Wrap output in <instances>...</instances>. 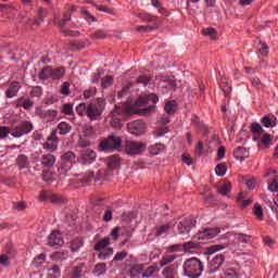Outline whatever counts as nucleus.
<instances>
[{"label": "nucleus", "instance_id": "obj_1", "mask_svg": "<svg viewBox=\"0 0 278 278\" xmlns=\"http://www.w3.org/2000/svg\"><path fill=\"white\" fill-rule=\"evenodd\" d=\"M251 240H252L251 236L238 233V235H235L232 245H230L229 243L214 244L206 248V252L208 253V255H214V253L225 251V249H229V248L240 250L242 249V247H244V244L251 243Z\"/></svg>", "mask_w": 278, "mask_h": 278}, {"label": "nucleus", "instance_id": "obj_2", "mask_svg": "<svg viewBox=\"0 0 278 278\" xmlns=\"http://www.w3.org/2000/svg\"><path fill=\"white\" fill-rule=\"evenodd\" d=\"M131 114H136L131 106L127 104H122L121 106L115 105L114 111L106 117V122L110 123L111 127L114 129H122L123 118H127V116H131Z\"/></svg>", "mask_w": 278, "mask_h": 278}, {"label": "nucleus", "instance_id": "obj_3", "mask_svg": "<svg viewBox=\"0 0 278 278\" xmlns=\"http://www.w3.org/2000/svg\"><path fill=\"white\" fill-rule=\"evenodd\" d=\"M182 268L186 277L189 278H200L204 270L203 262L197 257L186 260Z\"/></svg>", "mask_w": 278, "mask_h": 278}, {"label": "nucleus", "instance_id": "obj_4", "mask_svg": "<svg viewBox=\"0 0 278 278\" xmlns=\"http://www.w3.org/2000/svg\"><path fill=\"white\" fill-rule=\"evenodd\" d=\"M105 110V100L98 98L96 102L88 104L87 117L91 121H99Z\"/></svg>", "mask_w": 278, "mask_h": 278}, {"label": "nucleus", "instance_id": "obj_5", "mask_svg": "<svg viewBox=\"0 0 278 278\" xmlns=\"http://www.w3.org/2000/svg\"><path fill=\"white\" fill-rule=\"evenodd\" d=\"M160 101V98H157V94L150 93L148 96L139 97L136 101V105L138 108H144V105H148L146 109H143V112L146 114H149L155 110V104Z\"/></svg>", "mask_w": 278, "mask_h": 278}, {"label": "nucleus", "instance_id": "obj_6", "mask_svg": "<svg viewBox=\"0 0 278 278\" xmlns=\"http://www.w3.org/2000/svg\"><path fill=\"white\" fill-rule=\"evenodd\" d=\"M123 144V139L115 135H110L99 144V151H118Z\"/></svg>", "mask_w": 278, "mask_h": 278}, {"label": "nucleus", "instance_id": "obj_7", "mask_svg": "<svg viewBox=\"0 0 278 278\" xmlns=\"http://www.w3.org/2000/svg\"><path fill=\"white\" fill-rule=\"evenodd\" d=\"M197 227V219L192 216L180 217L178 223V233L188 236Z\"/></svg>", "mask_w": 278, "mask_h": 278}, {"label": "nucleus", "instance_id": "obj_8", "mask_svg": "<svg viewBox=\"0 0 278 278\" xmlns=\"http://www.w3.org/2000/svg\"><path fill=\"white\" fill-rule=\"evenodd\" d=\"M34 131V124L29 121L22 122L18 126H15L11 129V136L13 138H23V136H27Z\"/></svg>", "mask_w": 278, "mask_h": 278}, {"label": "nucleus", "instance_id": "obj_9", "mask_svg": "<svg viewBox=\"0 0 278 278\" xmlns=\"http://www.w3.org/2000/svg\"><path fill=\"white\" fill-rule=\"evenodd\" d=\"M147 149V144L138 141L127 140L124 144V151L127 155H140Z\"/></svg>", "mask_w": 278, "mask_h": 278}, {"label": "nucleus", "instance_id": "obj_10", "mask_svg": "<svg viewBox=\"0 0 278 278\" xmlns=\"http://www.w3.org/2000/svg\"><path fill=\"white\" fill-rule=\"evenodd\" d=\"M36 116H39L45 123H53L58 118V111L55 110H45L42 106H37L35 109Z\"/></svg>", "mask_w": 278, "mask_h": 278}, {"label": "nucleus", "instance_id": "obj_11", "mask_svg": "<svg viewBox=\"0 0 278 278\" xmlns=\"http://www.w3.org/2000/svg\"><path fill=\"white\" fill-rule=\"evenodd\" d=\"M129 134L134 136H142L147 131V124L142 119H137L132 123H129L127 126Z\"/></svg>", "mask_w": 278, "mask_h": 278}, {"label": "nucleus", "instance_id": "obj_12", "mask_svg": "<svg viewBox=\"0 0 278 278\" xmlns=\"http://www.w3.org/2000/svg\"><path fill=\"white\" fill-rule=\"evenodd\" d=\"M218 233H220V228L215 227V228H204L202 230H200L195 238L197 240H212V238H216V236H218Z\"/></svg>", "mask_w": 278, "mask_h": 278}, {"label": "nucleus", "instance_id": "obj_13", "mask_svg": "<svg viewBox=\"0 0 278 278\" xmlns=\"http://www.w3.org/2000/svg\"><path fill=\"white\" fill-rule=\"evenodd\" d=\"M96 160H97V152H94V150L84 149L80 152V162L85 166L92 164L93 162H96Z\"/></svg>", "mask_w": 278, "mask_h": 278}, {"label": "nucleus", "instance_id": "obj_14", "mask_svg": "<svg viewBox=\"0 0 278 278\" xmlns=\"http://www.w3.org/2000/svg\"><path fill=\"white\" fill-rule=\"evenodd\" d=\"M43 149L49 153H54V151H58V131L54 130L51 132L47 139V142L43 143Z\"/></svg>", "mask_w": 278, "mask_h": 278}, {"label": "nucleus", "instance_id": "obj_15", "mask_svg": "<svg viewBox=\"0 0 278 278\" xmlns=\"http://www.w3.org/2000/svg\"><path fill=\"white\" fill-rule=\"evenodd\" d=\"M71 16H72L71 11H66L63 14V20L60 22V27H61L63 34H65V36L77 37V36H79V31L64 29V25H66V23H68V21H71Z\"/></svg>", "mask_w": 278, "mask_h": 278}, {"label": "nucleus", "instance_id": "obj_16", "mask_svg": "<svg viewBox=\"0 0 278 278\" xmlns=\"http://www.w3.org/2000/svg\"><path fill=\"white\" fill-rule=\"evenodd\" d=\"M168 123H170V118L164 115L161 121L159 122V127L155 130V136L159 138L164 136V134H168Z\"/></svg>", "mask_w": 278, "mask_h": 278}, {"label": "nucleus", "instance_id": "obj_17", "mask_svg": "<svg viewBox=\"0 0 278 278\" xmlns=\"http://www.w3.org/2000/svg\"><path fill=\"white\" fill-rule=\"evenodd\" d=\"M48 244L50 247H62V244H64V239L59 231H52L48 238Z\"/></svg>", "mask_w": 278, "mask_h": 278}, {"label": "nucleus", "instance_id": "obj_18", "mask_svg": "<svg viewBox=\"0 0 278 278\" xmlns=\"http://www.w3.org/2000/svg\"><path fill=\"white\" fill-rule=\"evenodd\" d=\"M4 253L5 254L0 255V264L1 266H10V262L12 257H14V250L12 247H7L4 248Z\"/></svg>", "mask_w": 278, "mask_h": 278}, {"label": "nucleus", "instance_id": "obj_19", "mask_svg": "<svg viewBox=\"0 0 278 278\" xmlns=\"http://www.w3.org/2000/svg\"><path fill=\"white\" fill-rule=\"evenodd\" d=\"M222 264H225V255L218 254L214 256V258L210 262L211 273H216V270L220 268Z\"/></svg>", "mask_w": 278, "mask_h": 278}, {"label": "nucleus", "instance_id": "obj_20", "mask_svg": "<svg viewBox=\"0 0 278 278\" xmlns=\"http://www.w3.org/2000/svg\"><path fill=\"white\" fill-rule=\"evenodd\" d=\"M18 90H21V84L18 81L11 83L5 91L7 99H14L18 94Z\"/></svg>", "mask_w": 278, "mask_h": 278}, {"label": "nucleus", "instance_id": "obj_21", "mask_svg": "<svg viewBox=\"0 0 278 278\" xmlns=\"http://www.w3.org/2000/svg\"><path fill=\"white\" fill-rule=\"evenodd\" d=\"M47 9L39 7L37 10V20H29L27 25H40L47 18Z\"/></svg>", "mask_w": 278, "mask_h": 278}, {"label": "nucleus", "instance_id": "obj_22", "mask_svg": "<svg viewBox=\"0 0 278 278\" xmlns=\"http://www.w3.org/2000/svg\"><path fill=\"white\" fill-rule=\"evenodd\" d=\"M250 131L253 135L254 142H257L260 140V136L264 135V127L260 123H253L250 126Z\"/></svg>", "mask_w": 278, "mask_h": 278}, {"label": "nucleus", "instance_id": "obj_23", "mask_svg": "<svg viewBox=\"0 0 278 278\" xmlns=\"http://www.w3.org/2000/svg\"><path fill=\"white\" fill-rule=\"evenodd\" d=\"M40 162L45 168H53L55 165V155L48 153L41 155Z\"/></svg>", "mask_w": 278, "mask_h": 278}, {"label": "nucleus", "instance_id": "obj_24", "mask_svg": "<svg viewBox=\"0 0 278 278\" xmlns=\"http://www.w3.org/2000/svg\"><path fill=\"white\" fill-rule=\"evenodd\" d=\"M16 164L20 170H24V168H29V157L25 154H20L16 159Z\"/></svg>", "mask_w": 278, "mask_h": 278}, {"label": "nucleus", "instance_id": "obj_25", "mask_svg": "<svg viewBox=\"0 0 278 278\" xmlns=\"http://www.w3.org/2000/svg\"><path fill=\"white\" fill-rule=\"evenodd\" d=\"M233 155L236 160H240L241 162H243V160H247V157H249V151H247V148L244 147H238L233 151Z\"/></svg>", "mask_w": 278, "mask_h": 278}, {"label": "nucleus", "instance_id": "obj_26", "mask_svg": "<svg viewBox=\"0 0 278 278\" xmlns=\"http://www.w3.org/2000/svg\"><path fill=\"white\" fill-rule=\"evenodd\" d=\"M106 165L111 169L118 168V166H121V156L116 154L109 156L106 160Z\"/></svg>", "mask_w": 278, "mask_h": 278}, {"label": "nucleus", "instance_id": "obj_27", "mask_svg": "<svg viewBox=\"0 0 278 278\" xmlns=\"http://www.w3.org/2000/svg\"><path fill=\"white\" fill-rule=\"evenodd\" d=\"M163 151H166V146H164V143H155L149 147L151 155H160Z\"/></svg>", "mask_w": 278, "mask_h": 278}, {"label": "nucleus", "instance_id": "obj_28", "mask_svg": "<svg viewBox=\"0 0 278 278\" xmlns=\"http://www.w3.org/2000/svg\"><path fill=\"white\" fill-rule=\"evenodd\" d=\"M130 277H139L144 273V264H135L130 267Z\"/></svg>", "mask_w": 278, "mask_h": 278}, {"label": "nucleus", "instance_id": "obj_29", "mask_svg": "<svg viewBox=\"0 0 278 278\" xmlns=\"http://www.w3.org/2000/svg\"><path fill=\"white\" fill-rule=\"evenodd\" d=\"M162 275L165 278H175V276L177 275V266L170 265L168 267H165L162 271Z\"/></svg>", "mask_w": 278, "mask_h": 278}, {"label": "nucleus", "instance_id": "obj_30", "mask_svg": "<svg viewBox=\"0 0 278 278\" xmlns=\"http://www.w3.org/2000/svg\"><path fill=\"white\" fill-rule=\"evenodd\" d=\"M262 125H264V127H276L277 125V117L275 116H267L265 115L262 119H261Z\"/></svg>", "mask_w": 278, "mask_h": 278}, {"label": "nucleus", "instance_id": "obj_31", "mask_svg": "<svg viewBox=\"0 0 278 278\" xmlns=\"http://www.w3.org/2000/svg\"><path fill=\"white\" fill-rule=\"evenodd\" d=\"M56 131H59L60 136H66V134H71V124L61 122L58 125Z\"/></svg>", "mask_w": 278, "mask_h": 278}, {"label": "nucleus", "instance_id": "obj_32", "mask_svg": "<svg viewBox=\"0 0 278 278\" xmlns=\"http://www.w3.org/2000/svg\"><path fill=\"white\" fill-rule=\"evenodd\" d=\"M76 157L77 155L73 151H67L61 156V160L64 164H73Z\"/></svg>", "mask_w": 278, "mask_h": 278}, {"label": "nucleus", "instance_id": "obj_33", "mask_svg": "<svg viewBox=\"0 0 278 278\" xmlns=\"http://www.w3.org/2000/svg\"><path fill=\"white\" fill-rule=\"evenodd\" d=\"M151 5H153V8H156V10H159V14H162V16H168V10H166V8L162 7L161 1L152 0Z\"/></svg>", "mask_w": 278, "mask_h": 278}, {"label": "nucleus", "instance_id": "obj_34", "mask_svg": "<svg viewBox=\"0 0 278 278\" xmlns=\"http://www.w3.org/2000/svg\"><path fill=\"white\" fill-rule=\"evenodd\" d=\"M81 247H84L83 238H76L71 242V251L73 253H77V251H79V249H81Z\"/></svg>", "mask_w": 278, "mask_h": 278}, {"label": "nucleus", "instance_id": "obj_35", "mask_svg": "<svg viewBox=\"0 0 278 278\" xmlns=\"http://www.w3.org/2000/svg\"><path fill=\"white\" fill-rule=\"evenodd\" d=\"M110 245V237H106L100 241H98L94 245V251H103L104 249H108Z\"/></svg>", "mask_w": 278, "mask_h": 278}, {"label": "nucleus", "instance_id": "obj_36", "mask_svg": "<svg viewBox=\"0 0 278 278\" xmlns=\"http://www.w3.org/2000/svg\"><path fill=\"white\" fill-rule=\"evenodd\" d=\"M165 112L169 115L175 114L177 112V102L175 100H169L165 103Z\"/></svg>", "mask_w": 278, "mask_h": 278}, {"label": "nucleus", "instance_id": "obj_37", "mask_svg": "<svg viewBox=\"0 0 278 278\" xmlns=\"http://www.w3.org/2000/svg\"><path fill=\"white\" fill-rule=\"evenodd\" d=\"M48 277L49 278H60L62 277V271L60 269V266L54 265L51 268L48 269Z\"/></svg>", "mask_w": 278, "mask_h": 278}, {"label": "nucleus", "instance_id": "obj_38", "mask_svg": "<svg viewBox=\"0 0 278 278\" xmlns=\"http://www.w3.org/2000/svg\"><path fill=\"white\" fill-rule=\"evenodd\" d=\"M111 255H114V249L112 248H106L104 250H100L98 257L99 260L105 261L108 257H111Z\"/></svg>", "mask_w": 278, "mask_h": 278}, {"label": "nucleus", "instance_id": "obj_39", "mask_svg": "<svg viewBox=\"0 0 278 278\" xmlns=\"http://www.w3.org/2000/svg\"><path fill=\"white\" fill-rule=\"evenodd\" d=\"M66 75V70L63 66L52 70V79H62Z\"/></svg>", "mask_w": 278, "mask_h": 278}, {"label": "nucleus", "instance_id": "obj_40", "mask_svg": "<svg viewBox=\"0 0 278 278\" xmlns=\"http://www.w3.org/2000/svg\"><path fill=\"white\" fill-rule=\"evenodd\" d=\"M49 77H52V68L51 66H46L39 73V79H41V81H45L49 79Z\"/></svg>", "mask_w": 278, "mask_h": 278}, {"label": "nucleus", "instance_id": "obj_41", "mask_svg": "<svg viewBox=\"0 0 278 278\" xmlns=\"http://www.w3.org/2000/svg\"><path fill=\"white\" fill-rule=\"evenodd\" d=\"M106 270L108 266L105 263H99L96 265L93 273L97 277H103V274L106 273Z\"/></svg>", "mask_w": 278, "mask_h": 278}, {"label": "nucleus", "instance_id": "obj_42", "mask_svg": "<svg viewBox=\"0 0 278 278\" xmlns=\"http://www.w3.org/2000/svg\"><path fill=\"white\" fill-rule=\"evenodd\" d=\"M201 245L195 241H188L182 243V250L185 251V253H190L192 249H199Z\"/></svg>", "mask_w": 278, "mask_h": 278}, {"label": "nucleus", "instance_id": "obj_43", "mask_svg": "<svg viewBox=\"0 0 278 278\" xmlns=\"http://www.w3.org/2000/svg\"><path fill=\"white\" fill-rule=\"evenodd\" d=\"M156 273H160L157 265H151L146 270L143 269L142 277H153Z\"/></svg>", "mask_w": 278, "mask_h": 278}, {"label": "nucleus", "instance_id": "obj_44", "mask_svg": "<svg viewBox=\"0 0 278 278\" xmlns=\"http://www.w3.org/2000/svg\"><path fill=\"white\" fill-rule=\"evenodd\" d=\"M169 230H170V224H164V225L157 226L155 236L156 237L164 236L168 233Z\"/></svg>", "mask_w": 278, "mask_h": 278}, {"label": "nucleus", "instance_id": "obj_45", "mask_svg": "<svg viewBox=\"0 0 278 278\" xmlns=\"http://www.w3.org/2000/svg\"><path fill=\"white\" fill-rule=\"evenodd\" d=\"M175 260H177V255L175 254L163 256L162 260L160 261V266H168V264H172V262H175Z\"/></svg>", "mask_w": 278, "mask_h": 278}, {"label": "nucleus", "instance_id": "obj_46", "mask_svg": "<svg viewBox=\"0 0 278 278\" xmlns=\"http://www.w3.org/2000/svg\"><path fill=\"white\" fill-rule=\"evenodd\" d=\"M257 142H261V144H264V147L268 148L270 144H273V138H270V135L263 132V135L260 136Z\"/></svg>", "mask_w": 278, "mask_h": 278}, {"label": "nucleus", "instance_id": "obj_47", "mask_svg": "<svg viewBox=\"0 0 278 278\" xmlns=\"http://www.w3.org/2000/svg\"><path fill=\"white\" fill-rule=\"evenodd\" d=\"M51 257L54 262H64L68 258V252H54Z\"/></svg>", "mask_w": 278, "mask_h": 278}, {"label": "nucleus", "instance_id": "obj_48", "mask_svg": "<svg viewBox=\"0 0 278 278\" xmlns=\"http://www.w3.org/2000/svg\"><path fill=\"white\" fill-rule=\"evenodd\" d=\"M76 113L78 116H88V104L81 102L76 106Z\"/></svg>", "mask_w": 278, "mask_h": 278}, {"label": "nucleus", "instance_id": "obj_49", "mask_svg": "<svg viewBox=\"0 0 278 278\" xmlns=\"http://www.w3.org/2000/svg\"><path fill=\"white\" fill-rule=\"evenodd\" d=\"M72 51H81V49H86V42L83 40H75L71 42Z\"/></svg>", "mask_w": 278, "mask_h": 278}, {"label": "nucleus", "instance_id": "obj_50", "mask_svg": "<svg viewBox=\"0 0 278 278\" xmlns=\"http://www.w3.org/2000/svg\"><path fill=\"white\" fill-rule=\"evenodd\" d=\"M254 215L256 216L257 220H264V210L262 205L256 203L253 208Z\"/></svg>", "mask_w": 278, "mask_h": 278}, {"label": "nucleus", "instance_id": "obj_51", "mask_svg": "<svg viewBox=\"0 0 278 278\" xmlns=\"http://www.w3.org/2000/svg\"><path fill=\"white\" fill-rule=\"evenodd\" d=\"M84 265H79L73 268L71 278H81L84 277Z\"/></svg>", "mask_w": 278, "mask_h": 278}, {"label": "nucleus", "instance_id": "obj_52", "mask_svg": "<svg viewBox=\"0 0 278 278\" xmlns=\"http://www.w3.org/2000/svg\"><path fill=\"white\" fill-rule=\"evenodd\" d=\"M92 40H105L108 38V33L104 30H97L96 33L91 34Z\"/></svg>", "mask_w": 278, "mask_h": 278}, {"label": "nucleus", "instance_id": "obj_53", "mask_svg": "<svg viewBox=\"0 0 278 278\" xmlns=\"http://www.w3.org/2000/svg\"><path fill=\"white\" fill-rule=\"evenodd\" d=\"M217 191L224 197L229 194V192L231 191V182H225L222 187L218 188Z\"/></svg>", "mask_w": 278, "mask_h": 278}, {"label": "nucleus", "instance_id": "obj_54", "mask_svg": "<svg viewBox=\"0 0 278 278\" xmlns=\"http://www.w3.org/2000/svg\"><path fill=\"white\" fill-rule=\"evenodd\" d=\"M215 173L218 175V177H225L227 174V166L223 164H217L215 167Z\"/></svg>", "mask_w": 278, "mask_h": 278}, {"label": "nucleus", "instance_id": "obj_55", "mask_svg": "<svg viewBox=\"0 0 278 278\" xmlns=\"http://www.w3.org/2000/svg\"><path fill=\"white\" fill-rule=\"evenodd\" d=\"M83 132L86 138H92V136L94 135V128L87 124L83 127Z\"/></svg>", "mask_w": 278, "mask_h": 278}, {"label": "nucleus", "instance_id": "obj_56", "mask_svg": "<svg viewBox=\"0 0 278 278\" xmlns=\"http://www.w3.org/2000/svg\"><path fill=\"white\" fill-rule=\"evenodd\" d=\"M268 190L270 192H278V176H275L270 182H268Z\"/></svg>", "mask_w": 278, "mask_h": 278}, {"label": "nucleus", "instance_id": "obj_57", "mask_svg": "<svg viewBox=\"0 0 278 278\" xmlns=\"http://www.w3.org/2000/svg\"><path fill=\"white\" fill-rule=\"evenodd\" d=\"M12 134V129L8 126H1L0 127V140H3V138H8Z\"/></svg>", "mask_w": 278, "mask_h": 278}, {"label": "nucleus", "instance_id": "obj_58", "mask_svg": "<svg viewBox=\"0 0 278 278\" xmlns=\"http://www.w3.org/2000/svg\"><path fill=\"white\" fill-rule=\"evenodd\" d=\"M114 84V78L112 76H106L102 78L101 86L102 88H110Z\"/></svg>", "mask_w": 278, "mask_h": 278}, {"label": "nucleus", "instance_id": "obj_59", "mask_svg": "<svg viewBox=\"0 0 278 278\" xmlns=\"http://www.w3.org/2000/svg\"><path fill=\"white\" fill-rule=\"evenodd\" d=\"M94 179V172L90 170L80 179L81 184H90Z\"/></svg>", "mask_w": 278, "mask_h": 278}, {"label": "nucleus", "instance_id": "obj_60", "mask_svg": "<svg viewBox=\"0 0 278 278\" xmlns=\"http://www.w3.org/2000/svg\"><path fill=\"white\" fill-rule=\"evenodd\" d=\"M202 34H203L204 36H210V38H211L212 40H214V38H216V29H214V28H212V27L204 28V29L202 30Z\"/></svg>", "mask_w": 278, "mask_h": 278}, {"label": "nucleus", "instance_id": "obj_61", "mask_svg": "<svg viewBox=\"0 0 278 278\" xmlns=\"http://www.w3.org/2000/svg\"><path fill=\"white\" fill-rule=\"evenodd\" d=\"M45 260H47V255L39 254L33 262L34 266L38 268V266H41V264H45Z\"/></svg>", "mask_w": 278, "mask_h": 278}, {"label": "nucleus", "instance_id": "obj_62", "mask_svg": "<svg viewBox=\"0 0 278 278\" xmlns=\"http://www.w3.org/2000/svg\"><path fill=\"white\" fill-rule=\"evenodd\" d=\"M30 97H42V87H33L30 90Z\"/></svg>", "mask_w": 278, "mask_h": 278}, {"label": "nucleus", "instance_id": "obj_63", "mask_svg": "<svg viewBox=\"0 0 278 278\" xmlns=\"http://www.w3.org/2000/svg\"><path fill=\"white\" fill-rule=\"evenodd\" d=\"M269 207L271 212L276 213V216L278 218V195L274 198V202H269Z\"/></svg>", "mask_w": 278, "mask_h": 278}, {"label": "nucleus", "instance_id": "obj_64", "mask_svg": "<svg viewBox=\"0 0 278 278\" xmlns=\"http://www.w3.org/2000/svg\"><path fill=\"white\" fill-rule=\"evenodd\" d=\"M225 277L227 278H238V273H236V269L228 268L225 270Z\"/></svg>", "mask_w": 278, "mask_h": 278}]
</instances>
